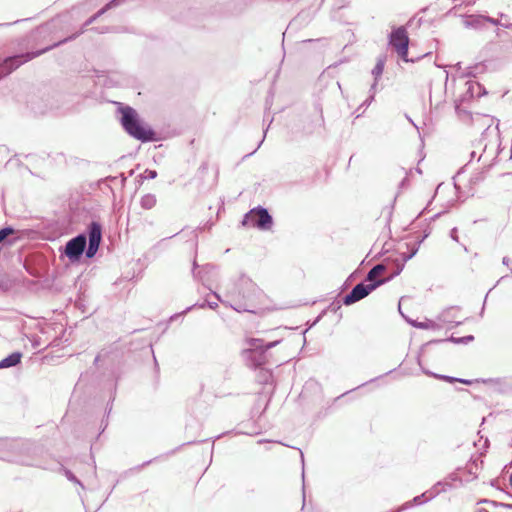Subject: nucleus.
Wrapping results in <instances>:
<instances>
[{"label": "nucleus", "mask_w": 512, "mask_h": 512, "mask_svg": "<svg viewBox=\"0 0 512 512\" xmlns=\"http://www.w3.org/2000/svg\"><path fill=\"white\" fill-rule=\"evenodd\" d=\"M102 237V229L100 224L92 222L89 227V247L87 256L92 257L97 252Z\"/></svg>", "instance_id": "6"}, {"label": "nucleus", "mask_w": 512, "mask_h": 512, "mask_svg": "<svg viewBox=\"0 0 512 512\" xmlns=\"http://www.w3.org/2000/svg\"><path fill=\"white\" fill-rule=\"evenodd\" d=\"M439 378L446 382H449V383L460 382V383H463L466 385L472 384L471 380L457 379V378L449 377V376H440Z\"/></svg>", "instance_id": "11"}, {"label": "nucleus", "mask_w": 512, "mask_h": 512, "mask_svg": "<svg viewBox=\"0 0 512 512\" xmlns=\"http://www.w3.org/2000/svg\"><path fill=\"white\" fill-rule=\"evenodd\" d=\"M384 66H385V60L383 58H379L377 60L375 67L372 70V73L375 76V78H378L382 75Z\"/></svg>", "instance_id": "10"}, {"label": "nucleus", "mask_w": 512, "mask_h": 512, "mask_svg": "<svg viewBox=\"0 0 512 512\" xmlns=\"http://www.w3.org/2000/svg\"><path fill=\"white\" fill-rule=\"evenodd\" d=\"M14 234V230L10 227H6L0 230V243L3 242L8 236Z\"/></svg>", "instance_id": "12"}, {"label": "nucleus", "mask_w": 512, "mask_h": 512, "mask_svg": "<svg viewBox=\"0 0 512 512\" xmlns=\"http://www.w3.org/2000/svg\"><path fill=\"white\" fill-rule=\"evenodd\" d=\"M272 217L264 208L258 207L251 209L244 217L242 224L244 226L257 227L261 230H269L272 226Z\"/></svg>", "instance_id": "3"}, {"label": "nucleus", "mask_w": 512, "mask_h": 512, "mask_svg": "<svg viewBox=\"0 0 512 512\" xmlns=\"http://www.w3.org/2000/svg\"><path fill=\"white\" fill-rule=\"evenodd\" d=\"M121 112L122 125L131 136L142 141L153 140L154 132L139 123L136 113L131 107H125Z\"/></svg>", "instance_id": "2"}, {"label": "nucleus", "mask_w": 512, "mask_h": 512, "mask_svg": "<svg viewBox=\"0 0 512 512\" xmlns=\"http://www.w3.org/2000/svg\"><path fill=\"white\" fill-rule=\"evenodd\" d=\"M389 43L395 49L399 57L404 61H408L409 37L404 27H398L392 31Z\"/></svg>", "instance_id": "4"}, {"label": "nucleus", "mask_w": 512, "mask_h": 512, "mask_svg": "<svg viewBox=\"0 0 512 512\" xmlns=\"http://www.w3.org/2000/svg\"><path fill=\"white\" fill-rule=\"evenodd\" d=\"M40 54H41V52H36V53L33 52V53H27V54L21 55V56L9 57L4 60V65H5V67L8 68L9 71H11V70L19 67L24 62L32 60L33 58L39 56Z\"/></svg>", "instance_id": "7"}, {"label": "nucleus", "mask_w": 512, "mask_h": 512, "mask_svg": "<svg viewBox=\"0 0 512 512\" xmlns=\"http://www.w3.org/2000/svg\"><path fill=\"white\" fill-rule=\"evenodd\" d=\"M262 342L263 341L261 339H257V338L246 339L245 345L247 346V348L244 350V353L253 352V351H257V350H260L261 353H263L278 344V341H274V342H270L264 346L262 344Z\"/></svg>", "instance_id": "8"}, {"label": "nucleus", "mask_w": 512, "mask_h": 512, "mask_svg": "<svg viewBox=\"0 0 512 512\" xmlns=\"http://www.w3.org/2000/svg\"><path fill=\"white\" fill-rule=\"evenodd\" d=\"M85 246H86V237L83 235H79V236L71 239L70 241H68V243L66 244V248H65V254L70 259H78L82 255V253L85 249Z\"/></svg>", "instance_id": "5"}, {"label": "nucleus", "mask_w": 512, "mask_h": 512, "mask_svg": "<svg viewBox=\"0 0 512 512\" xmlns=\"http://www.w3.org/2000/svg\"><path fill=\"white\" fill-rule=\"evenodd\" d=\"M155 199L153 197H146L143 199V206L146 208H150L154 205Z\"/></svg>", "instance_id": "13"}, {"label": "nucleus", "mask_w": 512, "mask_h": 512, "mask_svg": "<svg viewBox=\"0 0 512 512\" xmlns=\"http://www.w3.org/2000/svg\"><path fill=\"white\" fill-rule=\"evenodd\" d=\"M22 358V354L20 352H15L4 358L0 361V368H8L17 365L20 363Z\"/></svg>", "instance_id": "9"}, {"label": "nucleus", "mask_w": 512, "mask_h": 512, "mask_svg": "<svg viewBox=\"0 0 512 512\" xmlns=\"http://www.w3.org/2000/svg\"><path fill=\"white\" fill-rule=\"evenodd\" d=\"M386 271V266L378 264L374 266L367 274L365 281L367 283L357 284L352 291L344 298V304H353L374 291L377 287L383 284L386 279L383 277Z\"/></svg>", "instance_id": "1"}]
</instances>
